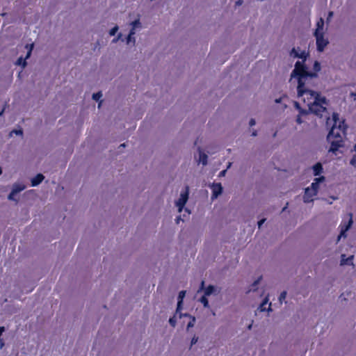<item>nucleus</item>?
<instances>
[{"label":"nucleus","mask_w":356,"mask_h":356,"mask_svg":"<svg viewBox=\"0 0 356 356\" xmlns=\"http://www.w3.org/2000/svg\"><path fill=\"white\" fill-rule=\"evenodd\" d=\"M290 56L301 59L296 63L290 79L291 81L296 82L298 84V97L307 104L311 113L321 118L323 116L326 118V125L331 127L327 137V141L330 143L329 152L336 153L343 145V137L346 129L344 120H341L336 113H333L332 118L327 117L328 103L325 97L310 90L309 81L315 76V74L309 72L305 64L309 53L300 48H293Z\"/></svg>","instance_id":"obj_1"},{"label":"nucleus","mask_w":356,"mask_h":356,"mask_svg":"<svg viewBox=\"0 0 356 356\" xmlns=\"http://www.w3.org/2000/svg\"><path fill=\"white\" fill-rule=\"evenodd\" d=\"M324 25V19L322 17L319 18L316 24V28L314 31L316 49L319 52L323 51L329 44L328 38L325 35Z\"/></svg>","instance_id":"obj_2"},{"label":"nucleus","mask_w":356,"mask_h":356,"mask_svg":"<svg viewBox=\"0 0 356 356\" xmlns=\"http://www.w3.org/2000/svg\"><path fill=\"white\" fill-rule=\"evenodd\" d=\"M189 188L186 187L185 191L181 192L179 199L175 202V205L178 208V212L181 213L188 200Z\"/></svg>","instance_id":"obj_3"},{"label":"nucleus","mask_w":356,"mask_h":356,"mask_svg":"<svg viewBox=\"0 0 356 356\" xmlns=\"http://www.w3.org/2000/svg\"><path fill=\"white\" fill-rule=\"evenodd\" d=\"M296 107L299 110V114L296 118V122L298 124H302L307 121L309 119V113L303 109H301L299 106L298 103H295Z\"/></svg>","instance_id":"obj_4"},{"label":"nucleus","mask_w":356,"mask_h":356,"mask_svg":"<svg viewBox=\"0 0 356 356\" xmlns=\"http://www.w3.org/2000/svg\"><path fill=\"white\" fill-rule=\"evenodd\" d=\"M348 222L345 223L342 222V223L340 225L341 228V236H343V237H346V232L353 225V214L351 213H349L348 214Z\"/></svg>","instance_id":"obj_5"},{"label":"nucleus","mask_w":356,"mask_h":356,"mask_svg":"<svg viewBox=\"0 0 356 356\" xmlns=\"http://www.w3.org/2000/svg\"><path fill=\"white\" fill-rule=\"evenodd\" d=\"M26 48L28 49L26 57L24 58H23L22 57H19L16 62V65H22L23 68L26 66V60L28 59L31 55V52L33 48V44H26Z\"/></svg>","instance_id":"obj_6"},{"label":"nucleus","mask_w":356,"mask_h":356,"mask_svg":"<svg viewBox=\"0 0 356 356\" xmlns=\"http://www.w3.org/2000/svg\"><path fill=\"white\" fill-rule=\"evenodd\" d=\"M220 292V288L213 285H209L205 287L204 291V296H210L211 295L218 296Z\"/></svg>","instance_id":"obj_7"},{"label":"nucleus","mask_w":356,"mask_h":356,"mask_svg":"<svg viewBox=\"0 0 356 356\" xmlns=\"http://www.w3.org/2000/svg\"><path fill=\"white\" fill-rule=\"evenodd\" d=\"M211 188L212 189V200L216 199L222 192V187L220 183L213 184Z\"/></svg>","instance_id":"obj_8"},{"label":"nucleus","mask_w":356,"mask_h":356,"mask_svg":"<svg viewBox=\"0 0 356 356\" xmlns=\"http://www.w3.org/2000/svg\"><path fill=\"white\" fill-rule=\"evenodd\" d=\"M317 193L315 190L312 191L309 188H307L305 191L303 200L305 202H310L313 201V197L316 195Z\"/></svg>","instance_id":"obj_9"},{"label":"nucleus","mask_w":356,"mask_h":356,"mask_svg":"<svg viewBox=\"0 0 356 356\" xmlns=\"http://www.w3.org/2000/svg\"><path fill=\"white\" fill-rule=\"evenodd\" d=\"M268 296H266L263 300V302L260 304L259 307H258V309L260 312L271 311V303H268Z\"/></svg>","instance_id":"obj_10"},{"label":"nucleus","mask_w":356,"mask_h":356,"mask_svg":"<svg viewBox=\"0 0 356 356\" xmlns=\"http://www.w3.org/2000/svg\"><path fill=\"white\" fill-rule=\"evenodd\" d=\"M353 259H354V256L353 255H351V256H350L348 257H346V254H343L341 256L340 264H341V266H344V265L354 266V264H353Z\"/></svg>","instance_id":"obj_11"},{"label":"nucleus","mask_w":356,"mask_h":356,"mask_svg":"<svg viewBox=\"0 0 356 356\" xmlns=\"http://www.w3.org/2000/svg\"><path fill=\"white\" fill-rule=\"evenodd\" d=\"M325 181V177L321 176L320 177L316 178L314 182L312 184L311 186L309 187L312 191L315 190V192H318L319 188V184Z\"/></svg>","instance_id":"obj_12"},{"label":"nucleus","mask_w":356,"mask_h":356,"mask_svg":"<svg viewBox=\"0 0 356 356\" xmlns=\"http://www.w3.org/2000/svg\"><path fill=\"white\" fill-rule=\"evenodd\" d=\"M130 26H131L130 31H134L135 33H136L137 30H140L142 28V24L139 19H137L131 22Z\"/></svg>","instance_id":"obj_13"},{"label":"nucleus","mask_w":356,"mask_h":356,"mask_svg":"<svg viewBox=\"0 0 356 356\" xmlns=\"http://www.w3.org/2000/svg\"><path fill=\"white\" fill-rule=\"evenodd\" d=\"M44 177L42 174H38L31 179V186H36L40 184L44 179Z\"/></svg>","instance_id":"obj_14"},{"label":"nucleus","mask_w":356,"mask_h":356,"mask_svg":"<svg viewBox=\"0 0 356 356\" xmlns=\"http://www.w3.org/2000/svg\"><path fill=\"white\" fill-rule=\"evenodd\" d=\"M207 155L199 148L198 163H201L202 165H206L207 164Z\"/></svg>","instance_id":"obj_15"},{"label":"nucleus","mask_w":356,"mask_h":356,"mask_svg":"<svg viewBox=\"0 0 356 356\" xmlns=\"http://www.w3.org/2000/svg\"><path fill=\"white\" fill-rule=\"evenodd\" d=\"M321 70V65H320V63L318 62V61H315V63H314V72H309L310 73H314L315 74V76H314L312 78V79L309 81V88L311 90H312V81L314 78L316 77V73L318 72H319Z\"/></svg>","instance_id":"obj_16"},{"label":"nucleus","mask_w":356,"mask_h":356,"mask_svg":"<svg viewBox=\"0 0 356 356\" xmlns=\"http://www.w3.org/2000/svg\"><path fill=\"white\" fill-rule=\"evenodd\" d=\"M286 99H287L286 97L282 96V97H280L278 99H276L275 100V102L276 104H280L281 106H280V108L281 110H284L286 107Z\"/></svg>","instance_id":"obj_17"},{"label":"nucleus","mask_w":356,"mask_h":356,"mask_svg":"<svg viewBox=\"0 0 356 356\" xmlns=\"http://www.w3.org/2000/svg\"><path fill=\"white\" fill-rule=\"evenodd\" d=\"M185 295H186V291H181L179 293L177 313L181 309V304L183 302V299L185 297Z\"/></svg>","instance_id":"obj_18"},{"label":"nucleus","mask_w":356,"mask_h":356,"mask_svg":"<svg viewBox=\"0 0 356 356\" xmlns=\"http://www.w3.org/2000/svg\"><path fill=\"white\" fill-rule=\"evenodd\" d=\"M26 186L23 184H15L13 186L12 191H13V193L17 194L18 193L21 192L24 189H25Z\"/></svg>","instance_id":"obj_19"},{"label":"nucleus","mask_w":356,"mask_h":356,"mask_svg":"<svg viewBox=\"0 0 356 356\" xmlns=\"http://www.w3.org/2000/svg\"><path fill=\"white\" fill-rule=\"evenodd\" d=\"M313 171H314V175L315 176H317V175H319L322 171H323V166L321 165V163H317L316 164H315L313 168Z\"/></svg>","instance_id":"obj_20"},{"label":"nucleus","mask_w":356,"mask_h":356,"mask_svg":"<svg viewBox=\"0 0 356 356\" xmlns=\"http://www.w3.org/2000/svg\"><path fill=\"white\" fill-rule=\"evenodd\" d=\"M134 35H135V32L129 31V33L128 36L127 37V44L132 43L133 45H135L136 38L134 37Z\"/></svg>","instance_id":"obj_21"},{"label":"nucleus","mask_w":356,"mask_h":356,"mask_svg":"<svg viewBox=\"0 0 356 356\" xmlns=\"http://www.w3.org/2000/svg\"><path fill=\"white\" fill-rule=\"evenodd\" d=\"M261 280V277H259L257 280H255L253 282V284L250 286L248 291L251 292V291H257V285L260 282Z\"/></svg>","instance_id":"obj_22"},{"label":"nucleus","mask_w":356,"mask_h":356,"mask_svg":"<svg viewBox=\"0 0 356 356\" xmlns=\"http://www.w3.org/2000/svg\"><path fill=\"white\" fill-rule=\"evenodd\" d=\"M200 302L204 305V307L208 308L209 307V301L207 299V297L205 296H203L200 299Z\"/></svg>","instance_id":"obj_23"},{"label":"nucleus","mask_w":356,"mask_h":356,"mask_svg":"<svg viewBox=\"0 0 356 356\" xmlns=\"http://www.w3.org/2000/svg\"><path fill=\"white\" fill-rule=\"evenodd\" d=\"M118 29H119L118 26L115 25L113 28H112L109 31V35L111 36L115 35L116 34V33L118 32Z\"/></svg>","instance_id":"obj_24"},{"label":"nucleus","mask_w":356,"mask_h":356,"mask_svg":"<svg viewBox=\"0 0 356 356\" xmlns=\"http://www.w3.org/2000/svg\"><path fill=\"white\" fill-rule=\"evenodd\" d=\"M286 291L282 292L279 297L280 302L282 303V302L286 299Z\"/></svg>","instance_id":"obj_25"},{"label":"nucleus","mask_w":356,"mask_h":356,"mask_svg":"<svg viewBox=\"0 0 356 356\" xmlns=\"http://www.w3.org/2000/svg\"><path fill=\"white\" fill-rule=\"evenodd\" d=\"M102 97V94L101 92L95 93L92 95V99L95 101H98Z\"/></svg>","instance_id":"obj_26"},{"label":"nucleus","mask_w":356,"mask_h":356,"mask_svg":"<svg viewBox=\"0 0 356 356\" xmlns=\"http://www.w3.org/2000/svg\"><path fill=\"white\" fill-rule=\"evenodd\" d=\"M195 318L191 317V321L187 325V328L188 329L190 327H193L195 325Z\"/></svg>","instance_id":"obj_27"},{"label":"nucleus","mask_w":356,"mask_h":356,"mask_svg":"<svg viewBox=\"0 0 356 356\" xmlns=\"http://www.w3.org/2000/svg\"><path fill=\"white\" fill-rule=\"evenodd\" d=\"M169 323L172 326L175 327L177 323V320L175 316H173L169 319Z\"/></svg>","instance_id":"obj_28"},{"label":"nucleus","mask_w":356,"mask_h":356,"mask_svg":"<svg viewBox=\"0 0 356 356\" xmlns=\"http://www.w3.org/2000/svg\"><path fill=\"white\" fill-rule=\"evenodd\" d=\"M350 163L354 166L355 168H356V155H353V158L351 159L350 161Z\"/></svg>","instance_id":"obj_29"},{"label":"nucleus","mask_w":356,"mask_h":356,"mask_svg":"<svg viewBox=\"0 0 356 356\" xmlns=\"http://www.w3.org/2000/svg\"><path fill=\"white\" fill-rule=\"evenodd\" d=\"M333 15H334V13L332 11H330L328 13L327 17V23H330V22L331 21V19L333 17Z\"/></svg>","instance_id":"obj_30"},{"label":"nucleus","mask_w":356,"mask_h":356,"mask_svg":"<svg viewBox=\"0 0 356 356\" xmlns=\"http://www.w3.org/2000/svg\"><path fill=\"white\" fill-rule=\"evenodd\" d=\"M15 195L16 194L13 193V191H12L11 193L9 194V195L8 197V200H15Z\"/></svg>","instance_id":"obj_31"},{"label":"nucleus","mask_w":356,"mask_h":356,"mask_svg":"<svg viewBox=\"0 0 356 356\" xmlns=\"http://www.w3.org/2000/svg\"><path fill=\"white\" fill-rule=\"evenodd\" d=\"M12 134H15L16 135H19V136H22L23 132L22 130H13L11 133H10V135Z\"/></svg>","instance_id":"obj_32"},{"label":"nucleus","mask_w":356,"mask_h":356,"mask_svg":"<svg viewBox=\"0 0 356 356\" xmlns=\"http://www.w3.org/2000/svg\"><path fill=\"white\" fill-rule=\"evenodd\" d=\"M122 37V34L121 33H119L118 35V36L116 38H115L113 40H112V42L113 43H116L118 42V40L121 38Z\"/></svg>","instance_id":"obj_33"},{"label":"nucleus","mask_w":356,"mask_h":356,"mask_svg":"<svg viewBox=\"0 0 356 356\" xmlns=\"http://www.w3.org/2000/svg\"><path fill=\"white\" fill-rule=\"evenodd\" d=\"M198 341V337H193L191 339V346L195 344Z\"/></svg>","instance_id":"obj_34"},{"label":"nucleus","mask_w":356,"mask_h":356,"mask_svg":"<svg viewBox=\"0 0 356 356\" xmlns=\"http://www.w3.org/2000/svg\"><path fill=\"white\" fill-rule=\"evenodd\" d=\"M255 124H256L255 120L253 118L250 119V120L249 121V125L250 127H252V126L255 125Z\"/></svg>","instance_id":"obj_35"},{"label":"nucleus","mask_w":356,"mask_h":356,"mask_svg":"<svg viewBox=\"0 0 356 356\" xmlns=\"http://www.w3.org/2000/svg\"><path fill=\"white\" fill-rule=\"evenodd\" d=\"M265 221H266V219L263 218L258 222L259 228H260L261 227V225L264 223Z\"/></svg>","instance_id":"obj_36"},{"label":"nucleus","mask_w":356,"mask_h":356,"mask_svg":"<svg viewBox=\"0 0 356 356\" xmlns=\"http://www.w3.org/2000/svg\"><path fill=\"white\" fill-rule=\"evenodd\" d=\"M227 172V169L226 170H222L220 174H219V176L220 177H224L225 175Z\"/></svg>","instance_id":"obj_37"},{"label":"nucleus","mask_w":356,"mask_h":356,"mask_svg":"<svg viewBox=\"0 0 356 356\" xmlns=\"http://www.w3.org/2000/svg\"><path fill=\"white\" fill-rule=\"evenodd\" d=\"M204 289H205V287H204V282L202 281L201 286H200V290L204 291Z\"/></svg>","instance_id":"obj_38"},{"label":"nucleus","mask_w":356,"mask_h":356,"mask_svg":"<svg viewBox=\"0 0 356 356\" xmlns=\"http://www.w3.org/2000/svg\"><path fill=\"white\" fill-rule=\"evenodd\" d=\"M4 346V342L2 339L0 338V348H2Z\"/></svg>","instance_id":"obj_39"},{"label":"nucleus","mask_w":356,"mask_h":356,"mask_svg":"<svg viewBox=\"0 0 356 356\" xmlns=\"http://www.w3.org/2000/svg\"><path fill=\"white\" fill-rule=\"evenodd\" d=\"M181 220H182V219H181V216H178V217H177V218H176V222H177V224H179V222Z\"/></svg>","instance_id":"obj_40"},{"label":"nucleus","mask_w":356,"mask_h":356,"mask_svg":"<svg viewBox=\"0 0 356 356\" xmlns=\"http://www.w3.org/2000/svg\"><path fill=\"white\" fill-rule=\"evenodd\" d=\"M243 3V1L242 0H238L236 2V6H241L242 5Z\"/></svg>","instance_id":"obj_41"},{"label":"nucleus","mask_w":356,"mask_h":356,"mask_svg":"<svg viewBox=\"0 0 356 356\" xmlns=\"http://www.w3.org/2000/svg\"><path fill=\"white\" fill-rule=\"evenodd\" d=\"M257 135V131L256 130H253L252 132V136H256Z\"/></svg>","instance_id":"obj_42"},{"label":"nucleus","mask_w":356,"mask_h":356,"mask_svg":"<svg viewBox=\"0 0 356 356\" xmlns=\"http://www.w3.org/2000/svg\"><path fill=\"white\" fill-rule=\"evenodd\" d=\"M353 152L355 153L354 154L356 155V144L353 147Z\"/></svg>","instance_id":"obj_43"},{"label":"nucleus","mask_w":356,"mask_h":356,"mask_svg":"<svg viewBox=\"0 0 356 356\" xmlns=\"http://www.w3.org/2000/svg\"><path fill=\"white\" fill-rule=\"evenodd\" d=\"M341 237H343V236H341V234L339 235L338 238H337V242H339L341 239Z\"/></svg>","instance_id":"obj_44"},{"label":"nucleus","mask_w":356,"mask_h":356,"mask_svg":"<svg viewBox=\"0 0 356 356\" xmlns=\"http://www.w3.org/2000/svg\"><path fill=\"white\" fill-rule=\"evenodd\" d=\"M231 165H232V163H231V162H229V163H228V165H227V169H229V168L231 167Z\"/></svg>","instance_id":"obj_45"},{"label":"nucleus","mask_w":356,"mask_h":356,"mask_svg":"<svg viewBox=\"0 0 356 356\" xmlns=\"http://www.w3.org/2000/svg\"><path fill=\"white\" fill-rule=\"evenodd\" d=\"M3 111H4V109H3V110L0 112V116L3 113Z\"/></svg>","instance_id":"obj_46"},{"label":"nucleus","mask_w":356,"mask_h":356,"mask_svg":"<svg viewBox=\"0 0 356 356\" xmlns=\"http://www.w3.org/2000/svg\"><path fill=\"white\" fill-rule=\"evenodd\" d=\"M1 173H2V170H1V168H0V175H1Z\"/></svg>","instance_id":"obj_47"},{"label":"nucleus","mask_w":356,"mask_h":356,"mask_svg":"<svg viewBox=\"0 0 356 356\" xmlns=\"http://www.w3.org/2000/svg\"><path fill=\"white\" fill-rule=\"evenodd\" d=\"M286 207H284V208H283V209H282V211H284V210H286Z\"/></svg>","instance_id":"obj_48"},{"label":"nucleus","mask_w":356,"mask_h":356,"mask_svg":"<svg viewBox=\"0 0 356 356\" xmlns=\"http://www.w3.org/2000/svg\"><path fill=\"white\" fill-rule=\"evenodd\" d=\"M286 207H284V208H283V209H282V211H284V210H286Z\"/></svg>","instance_id":"obj_49"}]
</instances>
